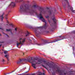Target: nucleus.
I'll return each mask as SVG.
<instances>
[{
	"mask_svg": "<svg viewBox=\"0 0 75 75\" xmlns=\"http://www.w3.org/2000/svg\"><path fill=\"white\" fill-rule=\"evenodd\" d=\"M29 62L32 64V66L35 69L36 68V64H44L46 65L47 66H48L50 68H52L53 69L55 70L57 69L56 71L58 72L60 75H63V70L60 69V68L57 65H53L49 62H46L45 61H42L41 59H40L38 60V62L37 61V59H33V58L30 57L28 59Z\"/></svg>",
	"mask_w": 75,
	"mask_h": 75,
	"instance_id": "1",
	"label": "nucleus"
},
{
	"mask_svg": "<svg viewBox=\"0 0 75 75\" xmlns=\"http://www.w3.org/2000/svg\"><path fill=\"white\" fill-rule=\"evenodd\" d=\"M20 10H22L23 12L25 13H28L30 14H33V13H36L37 14V13H36V11L34 10L30 9V7L27 5H25L24 7H23L22 6L20 7Z\"/></svg>",
	"mask_w": 75,
	"mask_h": 75,
	"instance_id": "2",
	"label": "nucleus"
},
{
	"mask_svg": "<svg viewBox=\"0 0 75 75\" xmlns=\"http://www.w3.org/2000/svg\"><path fill=\"white\" fill-rule=\"evenodd\" d=\"M38 10L39 11H40V14H39V17L40 19H42V20L43 22H44L45 23V24L44 25V26L42 27H38V28H40V30H42V29H43V28H44V29H46V28H47V23L46 21H45V20L44 18L42 16V15H41V13L43 12L44 13L45 11H44V9L41 7H39L38 8Z\"/></svg>",
	"mask_w": 75,
	"mask_h": 75,
	"instance_id": "3",
	"label": "nucleus"
},
{
	"mask_svg": "<svg viewBox=\"0 0 75 75\" xmlns=\"http://www.w3.org/2000/svg\"><path fill=\"white\" fill-rule=\"evenodd\" d=\"M61 39L59 40H58V39H57V40H55L54 41L52 42H48V41H47L46 40H44L43 39L42 40V43L41 44H38V45H45V44H49L50 43H52V42H56V41H60V40H63V39L62 38V37L61 36H60L59 37Z\"/></svg>",
	"mask_w": 75,
	"mask_h": 75,
	"instance_id": "4",
	"label": "nucleus"
},
{
	"mask_svg": "<svg viewBox=\"0 0 75 75\" xmlns=\"http://www.w3.org/2000/svg\"><path fill=\"white\" fill-rule=\"evenodd\" d=\"M25 40H26V38H20V42L19 43V44L23 45L24 42L25 41Z\"/></svg>",
	"mask_w": 75,
	"mask_h": 75,
	"instance_id": "5",
	"label": "nucleus"
},
{
	"mask_svg": "<svg viewBox=\"0 0 75 75\" xmlns=\"http://www.w3.org/2000/svg\"><path fill=\"white\" fill-rule=\"evenodd\" d=\"M64 0L66 1V2H67V3L68 4L69 8L71 10V11H72V10H73V8L71 7V6H70V5H69V4L68 3V0Z\"/></svg>",
	"mask_w": 75,
	"mask_h": 75,
	"instance_id": "6",
	"label": "nucleus"
},
{
	"mask_svg": "<svg viewBox=\"0 0 75 75\" xmlns=\"http://www.w3.org/2000/svg\"><path fill=\"white\" fill-rule=\"evenodd\" d=\"M52 20L53 21L54 23H52V24L51 25L52 26H54V25H56V21H57V20L55 19V18H52Z\"/></svg>",
	"mask_w": 75,
	"mask_h": 75,
	"instance_id": "7",
	"label": "nucleus"
},
{
	"mask_svg": "<svg viewBox=\"0 0 75 75\" xmlns=\"http://www.w3.org/2000/svg\"><path fill=\"white\" fill-rule=\"evenodd\" d=\"M38 31V29H36L35 30V32L36 34H40L42 33L41 30H40V31L39 32Z\"/></svg>",
	"mask_w": 75,
	"mask_h": 75,
	"instance_id": "8",
	"label": "nucleus"
},
{
	"mask_svg": "<svg viewBox=\"0 0 75 75\" xmlns=\"http://www.w3.org/2000/svg\"><path fill=\"white\" fill-rule=\"evenodd\" d=\"M10 6H11L13 8L14 7H16V4L14 3V2H12L11 4L10 5Z\"/></svg>",
	"mask_w": 75,
	"mask_h": 75,
	"instance_id": "9",
	"label": "nucleus"
},
{
	"mask_svg": "<svg viewBox=\"0 0 75 75\" xmlns=\"http://www.w3.org/2000/svg\"><path fill=\"white\" fill-rule=\"evenodd\" d=\"M5 57H6V58H7L8 61H9V59H8V58H9V56L8 54H6V55H5Z\"/></svg>",
	"mask_w": 75,
	"mask_h": 75,
	"instance_id": "10",
	"label": "nucleus"
},
{
	"mask_svg": "<svg viewBox=\"0 0 75 75\" xmlns=\"http://www.w3.org/2000/svg\"><path fill=\"white\" fill-rule=\"evenodd\" d=\"M23 62V59H19V63L21 64Z\"/></svg>",
	"mask_w": 75,
	"mask_h": 75,
	"instance_id": "11",
	"label": "nucleus"
},
{
	"mask_svg": "<svg viewBox=\"0 0 75 75\" xmlns=\"http://www.w3.org/2000/svg\"><path fill=\"white\" fill-rule=\"evenodd\" d=\"M52 11H51L50 10H49L48 11V13L49 14V15H51V13H52Z\"/></svg>",
	"mask_w": 75,
	"mask_h": 75,
	"instance_id": "12",
	"label": "nucleus"
},
{
	"mask_svg": "<svg viewBox=\"0 0 75 75\" xmlns=\"http://www.w3.org/2000/svg\"><path fill=\"white\" fill-rule=\"evenodd\" d=\"M4 13L1 16H0V17H1V18L2 19V20H3V15H4Z\"/></svg>",
	"mask_w": 75,
	"mask_h": 75,
	"instance_id": "13",
	"label": "nucleus"
},
{
	"mask_svg": "<svg viewBox=\"0 0 75 75\" xmlns=\"http://www.w3.org/2000/svg\"><path fill=\"white\" fill-rule=\"evenodd\" d=\"M30 33L28 32V31H27L26 34V36L27 37V36H28L29 35V34H30Z\"/></svg>",
	"mask_w": 75,
	"mask_h": 75,
	"instance_id": "14",
	"label": "nucleus"
},
{
	"mask_svg": "<svg viewBox=\"0 0 75 75\" xmlns=\"http://www.w3.org/2000/svg\"><path fill=\"white\" fill-rule=\"evenodd\" d=\"M33 7H34V8L35 9L37 7V6L36 5H34L33 6Z\"/></svg>",
	"mask_w": 75,
	"mask_h": 75,
	"instance_id": "15",
	"label": "nucleus"
},
{
	"mask_svg": "<svg viewBox=\"0 0 75 75\" xmlns=\"http://www.w3.org/2000/svg\"><path fill=\"white\" fill-rule=\"evenodd\" d=\"M42 67H43L44 68H45L46 69H48V68H47L45 66H44L43 64H42Z\"/></svg>",
	"mask_w": 75,
	"mask_h": 75,
	"instance_id": "16",
	"label": "nucleus"
},
{
	"mask_svg": "<svg viewBox=\"0 0 75 75\" xmlns=\"http://www.w3.org/2000/svg\"><path fill=\"white\" fill-rule=\"evenodd\" d=\"M69 73L70 75H71V74H73V72L69 71Z\"/></svg>",
	"mask_w": 75,
	"mask_h": 75,
	"instance_id": "17",
	"label": "nucleus"
},
{
	"mask_svg": "<svg viewBox=\"0 0 75 75\" xmlns=\"http://www.w3.org/2000/svg\"><path fill=\"white\" fill-rule=\"evenodd\" d=\"M11 30V29H6V31H10Z\"/></svg>",
	"mask_w": 75,
	"mask_h": 75,
	"instance_id": "18",
	"label": "nucleus"
},
{
	"mask_svg": "<svg viewBox=\"0 0 75 75\" xmlns=\"http://www.w3.org/2000/svg\"><path fill=\"white\" fill-rule=\"evenodd\" d=\"M4 54H7V51H6L4 52Z\"/></svg>",
	"mask_w": 75,
	"mask_h": 75,
	"instance_id": "19",
	"label": "nucleus"
},
{
	"mask_svg": "<svg viewBox=\"0 0 75 75\" xmlns=\"http://www.w3.org/2000/svg\"><path fill=\"white\" fill-rule=\"evenodd\" d=\"M63 7L64 8H65L66 7V5L64 4V5H63Z\"/></svg>",
	"mask_w": 75,
	"mask_h": 75,
	"instance_id": "20",
	"label": "nucleus"
},
{
	"mask_svg": "<svg viewBox=\"0 0 75 75\" xmlns=\"http://www.w3.org/2000/svg\"><path fill=\"white\" fill-rule=\"evenodd\" d=\"M7 16H8V14H7L6 15L5 18H6V19H7Z\"/></svg>",
	"mask_w": 75,
	"mask_h": 75,
	"instance_id": "21",
	"label": "nucleus"
},
{
	"mask_svg": "<svg viewBox=\"0 0 75 75\" xmlns=\"http://www.w3.org/2000/svg\"><path fill=\"white\" fill-rule=\"evenodd\" d=\"M15 2L16 3H18V0H15Z\"/></svg>",
	"mask_w": 75,
	"mask_h": 75,
	"instance_id": "22",
	"label": "nucleus"
},
{
	"mask_svg": "<svg viewBox=\"0 0 75 75\" xmlns=\"http://www.w3.org/2000/svg\"><path fill=\"white\" fill-rule=\"evenodd\" d=\"M16 44L17 45V47H18V45H19V43H17Z\"/></svg>",
	"mask_w": 75,
	"mask_h": 75,
	"instance_id": "23",
	"label": "nucleus"
},
{
	"mask_svg": "<svg viewBox=\"0 0 75 75\" xmlns=\"http://www.w3.org/2000/svg\"><path fill=\"white\" fill-rule=\"evenodd\" d=\"M9 25H11V26H12V27H13V25L12 24H10Z\"/></svg>",
	"mask_w": 75,
	"mask_h": 75,
	"instance_id": "24",
	"label": "nucleus"
},
{
	"mask_svg": "<svg viewBox=\"0 0 75 75\" xmlns=\"http://www.w3.org/2000/svg\"><path fill=\"white\" fill-rule=\"evenodd\" d=\"M46 18H49V16H46Z\"/></svg>",
	"mask_w": 75,
	"mask_h": 75,
	"instance_id": "25",
	"label": "nucleus"
},
{
	"mask_svg": "<svg viewBox=\"0 0 75 75\" xmlns=\"http://www.w3.org/2000/svg\"><path fill=\"white\" fill-rule=\"evenodd\" d=\"M72 11V12H73V13H74V12L75 11V10H72V11Z\"/></svg>",
	"mask_w": 75,
	"mask_h": 75,
	"instance_id": "26",
	"label": "nucleus"
},
{
	"mask_svg": "<svg viewBox=\"0 0 75 75\" xmlns=\"http://www.w3.org/2000/svg\"><path fill=\"white\" fill-rule=\"evenodd\" d=\"M5 61V60L4 59H2V62H4Z\"/></svg>",
	"mask_w": 75,
	"mask_h": 75,
	"instance_id": "27",
	"label": "nucleus"
},
{
	"mask_svg": "<svg viewBox=\"0 0 75 75\" xmlns=\"http://www.w3.org/2000/svg\"><path fill=\"white\" fill-rule=\"evenodd\" d=\"M46 8L47 9V10H49V9H50V8H49L48 7H47Z\"/></svg>",
	"mask_w": 75,
	"mask_h": 75,
	"instance_id": "28",
	"label": "nucleus"
},
{
	"mask_svg": "<svg viewBox=\"0 0 75 75\" xmlns=\"http://www.w3.org/2000/svg\"><path fill=\"white\" fill-rule=\"evenodd\" d=\"M4 42H0V43H4Z\"/></svg>",
	"mask_w": 75,
	"mask_h": 75,
	"instance_id": "29",
	"label": "nucleus"
},
{
	"mask_svg": "<svg viewBox=\"0 0 75 75\" xmlns=\"http://www.w3.org/2000/svg\"><path fill=\"white\" fill-rule=\"evenodd\" d=\"M17 64H19V62H18L17 63Z\"/></svg>",
	"mask_w": 75,
	"mask_h": 75,
	"instance_id": "30",
	"label": "nucleus"
},
{
	"mask_svg": "<svg viewBox=\"0 0 75 75\" xmlns=\"http://www.w3.org/2000/svg\"><path fill=\"white\" fill-rule=\"evenodd\" d=\"M15 30L16 31H17V28H15Z\"/></svg>",
	"mask_w": 75,
	"mask_h": 75,
	"instance_id": "31",
	"label": "nucleus"
},
{
	"mask_svg": "<svg viewBox=\"0 0 75 75\" xmlns=\"http://www.w3.org/2000/svg\"><path fill=\"white\" fill-rule=\"evenodd\" d=\"M30 41V42H31V40H29Z\"/></svg>",
	"mask_w": 75,
	"mask_h": 75,
	"instance_id": "32",
	"label": "nucleus"
},
{
	"mask_svg": "<svg viewBox=\"0 0 75 75\" xmlns=\"http://www.w3.org/2000/svg\"><path fill=\"white\" fill-rule=\"evenodd\" d=\"M26 73H27V72H28V71H27L26 72Z\"/></svg>",
	"mask_w": 75,
	"mask_h": 75,
	"instance_id": "33",
	"label": "nucleus"
},
{
	"mask_svg": "<svg viewBox=\"0 0 75 75\" xmlns=\"http://www.w3.org/2000/svg\"><path fill=\"white\" fill-rule=\"evenodd\" d=\"M43 75H45V73H43Z\"/></svg>",
	"mask_w": 75,
	"mask_h": 75,
	"instance_id": "34",
	"label": "nucleus"
},
{
	"mask_svg": "<svg viewBox=\"0 0 75 75\" xmlns=\"http://www.w3.org/2000/svg\"><path fill=\"white\" fill-rule=\"evenodd\" d=\"M32 40H34V38H32Z\"/></svg>",
	"mask_w": 75,
	"mask_h": 75,
	"instance_id": "35",
	"label": "nucleus"
},
{
	"mask_svg": "<svg viewBox=\"0 0 75 75\" xmlns=\"http://www.w3.org/2000/svg\"><path fill=\"white\" fill-rule=\"evenodd\" d=\"M7 35V37H9V36H8V35Z\"/></svg>",
	"mask_w": 75,
	"mask_h": 75,
	"instance_id": "36",
	"label": "nucleus"
},
{
	"mask_svg": "<svg viewBox=\"0 0 75 75\" xmlns=\"http://www.w3.org/2000/svg\"><path fill=\"white\" fill-rule=\"evenodd\" d=\"M23 55H24V53H23Z\"/></svg>",
	"mask_w": 75,
	"mask_h": 75,
	"instance_id": "37",
	"label": "nucleus"
},
{
	"mask_svg": "<svg viewBox=\"0 0 75 75\" xmlns=\"http://www.w3.org/2000/svg\"><path fill=\"white\" fill-rule=\"evenodd\" d=\"M32 75H35V74H32Z\"/></svg>",
	"mask_w": 75,
	"mask_h": 75,
	"instance_id": "38",
	"label": "nucleus"
},
{
	"mask_svg": "<svg viewBox=\"0 0 75 75\" xmlns=\"http://www.w3.org/2000/svg\"><path fill=\"white\" fill-rule=\"evenodd\" d=\"M0 29H1V30L2 29V28H0Z\"/></svg>",
	"mask_w": 75,
	"mask_h": 75,
	"instance_id": "39",
	"label": "nucleus"
},
{
	"mask_svg": "<svg viewBox=\"0 0 75 75\" xmlns=\"http://www.w3.org/2000/svg\"><path fill=\"white\" fill-rule=\"evenodd\" d=\"M14 72V71H12V72L11 73H12V72Z\"/></svg>",
	"mask_w": 75,
	"mask_h": 75,
	"instance_id": "40",
	"label": "nucleus"
},
{
	"mask_svg": "<svg viewBox=\"0 0 75 75\" xmlns=\"http://www.w3.org/2000/svg\"><path fill=\"white\" fill-rule=\"evenodd\" d=\"M7 23H9L8 22V21H7Z\"/></svg>",
	"mask_w": 75,
	"mask_h": 75,
	"instance_id": "41",
	"label": "nucleus"
},
{
	"mask_svg": "<svg viewBox=\"0 0 75 75\" xmlns=\"http://www.w3.org/2000/svg\"><path fill=\"white\" fill-rule=\"evenodd\" d=\"M0 35L1 36V34H0Z\"/></svg>",
	"mask_w": 75,
	"mask_h": 75,
	"instance_id": "42",
	"label": "nucleus"
},
{
	"mask_svg": "<svg viewBox=\"0 0 75 75\" xmlns=\"http://www.w3.org/2000/svg\"><path fill=\"white\" fill-rule=\"evenodd\" d=\"M3 48H4V46H3Z\"/></svg>",
	"mask_w": 75,
	"mask_h": 75,
	"instance_id": "43",
	"label": "nucleus"
},
{
	"mask_svg": "<svg viewBox=\"0 0 75 75\" xmlns=\"http://www.w3.org/2000/svg\"><path fill=\"white\" fill-rule=\"evenodd\" d=\"M43 13V14H44V13Z\"/></svg>",
	"mask_w": 75,
	"mask_h": 75,
	"instance_id": "44",
	"label": "nucleus"
},
{
	"mask_svg": "<svg viewBox=\"0 0 75 75\" xmlns=\"http://www.w3.org/2000/svg\"><path fill=\"white\" fill-rule=\"evenodd\" d=\"M8 25V24H7V25Z\"/></svg>",
	"mask_w": 75,
	"mask_h": 75,
	"instance_id": "45",
	"label": "nucleus"
},
{
	"mask_svg": "<svg viewBox=\"0 0 75 75\" xmlns=\"http://www.w3.org/2000/svg\"><path fill=\"white\" fill-rule=\"evenodd\" d=\"M15 56H16V54H15Z\"/></svg>",
	"mask_w": 75,
	"mask_h": 75,
	"instance_id": "46",
	"label": "nucleus"
}]
</instances>
